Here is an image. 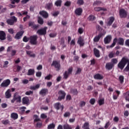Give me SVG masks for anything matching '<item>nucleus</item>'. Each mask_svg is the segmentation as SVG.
<instances>
[{"mask_svg": "<svg viewBox=\"0 0 129 129\" xmlns=\"http://www.w3.org/2000/svg\"><path fill=\"white\" fill-rule=\"evenodd\" d=\"M128 62V58L126 57H123L120 61L118 63L117 67L121 70H122L124 68L126 63Z\"/></svg>", "mask_w": 129, "mask_h": 129, "instance_id": "1", "label": "nucleus"}, {"mask_svg": "<svg viewBox=\"0 0 129 129\" xmlns=\"http://www.w3.org/2000/svg\"><path fill=\"white\" fill-rule=\"evenodd\" d=\"M15 101H16L17 103H21L22 102V97L17 94L15 93L13 96V99L11 100L12 103H15Z\"/></svg>", "mask_w": 129, "mask_h": 129, "instance_id": "2", "label": "nucleus"}, {"mask_svg": "<svg viewBox=\"0 0 129 129\" xmlns=\"http://www.w3.org/2000/svg\"><path fill=\"white\" fill-rule=\"evenodd\" d=\"M47 29H48V27H44V28L37 30L36 33L40 36H45V35H46V34H47Z\"/></svg>", "mask_w": 129, "mask_h": 129, "instance_id": "3", "label": "nucleus"}, {"mask_svg": "<svg viewBox=\"0 0 129 129\" xmlns=\"http://www.w3.org/2000/svg\"><path fill=\"white\" fill-rule=\"evenodd\" d=\"M51 66H54L56 69V71H59L61 69V64H60V61L57 60H53L51 63Z\"/></svg>", "mask_w": 129, "mask_h": 129, "instance_id": "4", "label": "nucleus"}, {"mask_svg": "<svg viewBox=\"0 0 129 129\" xmlns=\"http://www.w3.org/2000/svg\"><path fill=\"white\" fill-rule=\"evenodd\" d=\"M58 94L59 95L58 97L57 98V100H58V101H61V100H62V99H64V98H65V96H66V93L65 92H64V91H59Z\"/></svg>", "mask_w": 129, "mask_h": 129, "instance_id": "5", "label": "nucleus"}, {"mask_svg": "<svg viewBox=\"0 0 129 129\" xmlns=\"http://www.w3.org/2000/svg\"><path fill=\"white\" fill-rule=\"evenodd\" d=\"M72 71H73V68H70L68 69V71L64 72L63 73V79H67L69 77L70 74H72Z\"/></svg>", "mask_w": 129, "mask_h": 129, "instance_id": "6", "label": "nucleus"}, {"mask_svg": "<svg viewBox=\"0 0 129 129\" xmlns=\"http://www.w3.org/2000/svg\"><path fill=\"white\" fill-rule=\"evenodd\" d=\"M120 18H126L127 16V12L123 9H121L119 12Z\"/></svg>", "mask_w": 129, "mask_h": 129, "instance_id": "7", "label": "nucleus"}, {"mask_svg": "<svg viewBox=\"0 0 129 129\" xmlns=\"http://www.w3.org/2000/svg\"><path fill=\"white\" fill-rule=\"evenodd\" d=\"M24 31H20L16 33L15 36V39L16 40H20V39L22 38L23 35H24Z\"/></svg>", "mask_w": 129, "mask_h": 129, "instance_id": "8", "label": "nucleus"}, {"mask_svg": "<svg viewBox=\"0 0 129 129\" xmlns=\"http://www.w3.org/2000/svg\"><path fill=\"white\" fill-rule=\"evenodd\" d=\"M10 84H11V80H10V79H7L3 81V82L1 84V86L3 88L8 87Z\"/></svg>", "mask_w": 129, "mask_h": 129, "instance_id": "9", "label": "nucleus"}, {"mask_svg": "<svg viewBox=\"0 0 129 129\" xmlns=\"http://www.w3.org/2000/svg\"><path fill=\"white\" fill-rule=\"evenodd\" d=\"M7 39V34L4 31H0V40L1 41H5Z\"/></svg>", "mask_w": 129, "mask_h": 129, "instance_id": "10", "label": "nucleus"}, {"mask_svg": "<svg viewBox=\"0 0 129 129\" xmlns=\"http://www.w3.org/2000/svg\"><path fill=\"white\" fill-rule=\"evenodd\" d=\"M112 37L111 35H108L104 39V42L105 44H109L111 41Z\"/></svg>", "mask_w": 129, "mask_h": 129, "instance_id": "11", "label": "nucleus"}, {"mask_svg": "<svg viewBox=\"0 0 129 129\" xmlns=\"http://www.w3.org/2000/svg\"><path fill=\"white\" fill-rule=\"evenodd\" d=\"M54 107L57 110H59V109H60V107L61 108V110H63V109H64V106L63 105H61V104L59 102L54 104Z\"/></svg>", "mask_w": 129, "mask_h": 129, "instance_id": "12", "label": "nucleus"}, {"mask_svg": "<svg viewBox=\"0 0 129 129\" xmlns=\"http://www.w3.org/2000/svg\"><path fill=\"white\" fill-rule=\"evenodd\" d=\"M114 22V18L113 17H111L108 19V22H106L107 26L108 27H110L112 25V23Z\"/></svg>", "mask_w": 129, "mask_h": 129, "instance_id": "13", "label": "nucleus"}, {"mask_svg": "<svg viewBox=\"0 0 129 129\" xmlns=\"http://www.w3.org/2000/svg\"><path fill=\"white\" fill-rule=\"evenodd\" d=\"M39 94L41 96H45V95L48 94V89L46 88L41 89L39 92Z\"/></svg>", "mask_w": 129, "mask_h": 129, "instance_id": "14", "label": "nucleus"}, {"mask_svg": "<svg viewBox=\"0 0 129 129\" xmlns=\"http://www.w3.org/2000/svg\"><path fill=\"white\" fill-rule=\"evenodd\" d=\"M104 35H105V33L104 34L103 33H99L98 34V35L96 36L94 38V42H98L99 41V40H100V38L101 37H102V36H104Z\"/></svg>", "mask_w": 129, "mask_h": 129, "instance_id": "15", "label": "nucleus"}, {"mask_svg": "<svg viewBox=\"0 0 129 129\" xmlns=\"http://www.w3.org/2000/svg\"><path fill=\"white\" fill-rule=\"evenodd\" d=\"M39 14L40 15H41V16H42V17L45 19H47V18L49 17V15L48 14V13H47V12L45 11H42L40 12Z\"/></svg>", "mask_w": 129, "mask_h": 129, "instance_id": "16", "label": "nucleus"}, {"mask_svg": "<svg viewBox=\"0 0 129 129\" xmlns=\"http://www.w3.org/2000/svg\"><path fill=\"white\" fill-rule=\"evenodd\" d=\"M113 67V64L111 62H108L106 64L105 68L107 70H111Z\"/></svg>", "mask_w": 129, "mask_h": 129, "instance_id": "17", "label": "nucleus"}, {"mask_svg": "<svg viewBox=\"0 0 129 129\" xmlns=\"http://www.w3.org/2000/svg\"><path fill=\"white\" fill-rule=\"evenodd\" d=\"M116 42H117V44H118V45L123 46L124 44V39H123V38H119L118 39H117Z\"/></svg>", "mask_w": 129, "mask_h": 129, "instance_id": "18", "label": "nucleus"}, {"mask_svg": "<svg viewBox=\"0 0 129 129\" xmlns=\"http://www.w3.org/2000/svg\"><path fill=\"white\" fill-rule=\"evenodd\" d=\"M78 44L80 45V46H84V40H83V38L82 37H79L78 40Z\"/></svg>", "mask_w": 129, "mask_h": 129, "instance_id": "19", "label": "nucleus"}, {"mask_svg": "<svg viewBox=\"0 0 129 129\" xmlns=\"http://www.w3.org/2000/svg\"><path fill=\"white\" fill-rule=\"evenodd\" d=\"M94 78L97 80H102V79H103V76L99 74H97L94 76Z\"/></svg>", "mask_w": 129, "mask_h": 129, "instance_id": "20", "label": "nucleus"}, {"mask_svg": "<svg viewBox=\"0 0 129 129\" xmlns=\"http://www.w3.org/2000/svg\"><path fill=\"white\" fill-rule=\"evenodd\" d=\"M82 9L81 8H78L75 11V14L77 15V16H81V14H82Z\"/></svg>", "mask_w": 129, "mask_h": 129, "instance_id": "21", "label": "nucleus"}, {"mask_svg": "<svg viewBox=\"0 0 129 129\" xmlns=\"http://www.w3.org/2000/svg\"><path fill=\"white\" fill-rule=\"evenodd\" d=\"M94 53L95 54V56L97 57V58H99L100 57V53L99 52V50L97 49V48H94Z\"/></svg>", "mask_w": 129, "mask_h": 129, "instance_id": "22", "label": "nucleus"}, {"mask_svg": "<svg viewBox=\"0 0 129 129\" xmlns=\"http://www.w3.org/2000/svg\"><path fill=\"white\" fill-rule=\"evenodd\" d=\"M63 129H73L74 128V126L72 125H70L69 124H64L63 125Z\"/></svg>", "mask_w": 129, "mask_h": 129, "instance_id": "23", "label": "nucleus"}, {"mask_svg": "<svg viewBox=\"0 0 129 129\" xmlns=\"http://www.w3.org/2000/svg\"><path fill=\"white\" fill-rule=\"evenodd\" d=\"M30 100L28 97H24L22 98V104H28L29 103Z\"/></svg>", "mask_w": 129, "mask_h": 129, "instance_id": "24", "label": "nucleus"}, {"mask_svg": "<svg viewBox=\"0 0 129 129\" xmlns=\"http://www.w3.org/2000/svg\"><path fill=\"white\" fill-rule=\"evenodd\" d=\"M6 98H11L12 97V94L11 93V90L8 89L5 93Z\"/></svg>", "mask_w": 129, "mask_h": 129, "instance_id": "25", "label": "nucleus"}, {"mask_svg": "<svg viewBox=\"0 0 129 129\" xmlns=\"http://www.w3.org/2000/svg\"><path fill=\"white\" fill-rule=\"evenodd\" d=\"M52 7H53V3H49L45 5V9H46V10H51V9H52Z\"/></svg>", "mask_w": 129, "mask_h": 129, "instance_id": "26", "label": "nucleus"}, {"mask_svg": "<svg viewBox=\"0 0 129 129\" xmlns=\"http://www.w3.org/2000/svg\"><path fill=\"white\" fill-rule=\"evenodd\" d=\"M11 117L15 120L16 119H18V118L19 117V115H18V113H12L11 114Z\"/></svg>", "mask_w": 129, "mask_h": 129, "instance_id": "27", "label": "nucleus"}, {"mask_svg": "<svg viewBox=\"0 0 129 129\" xmlns=\"http://www.w3.org/2000/svg\"><path fill=\"white\" fill-rule=\"evenodd\" d=\"M116 41H117V38H115L113 40V43L111 45L107 46V48L108 49V48H113V46H115V44H116Z\"/></svg>", "mask_w": 129, "mask_h": 129, "instance_id": "28", "label": "nucleus"}, {"mask_svg": "<svg viewBox=\"0 0 129 129\" xmlns=\"http://www.w3.org/2000/svg\"><path fill=\"white\" fill-rule=\"evenodd\" d=\"M37 40H38V36H33V45H37Z\"/></svg>", "mask_w": 129, "mask_h": 129, "instance_id": "29", "label": "nucleus"}, {"mask_svg": "<svg viewBox=\"0 0 129 129\" xmlns=\"http://www.w3.org/2000/svg\"><path fill=\"white\" fill-rule=\"evenodd\" d=\"M27 109V107H25V106H22V107H21L20 108V114H24V113H25V109Z\"/></svg>", "mask_w": 129, "mask_h": 129, "instance_id": "30", "label": "nucleus"}, {"mask_svg": "<svg viewBox=\"0 0 129 129\" xmlns=\"http://www.w3.org/2000/svg\"><path fill=\"white\" fill-rule=\"evenodd\" d=\"M94 11H95L96 12H100V11H104V12H105V11H106V9L105 8H102L101 7H95L94 8Z\"/></svg>", "mask_w": 129, "mask_h": 129, "instance_id": "31", "label": "nucleus"}, {"mask_svg": "<svg viewBox=\"0 0 129 129\" xmlns=\"http://www.w3.org/2000/svg\"><path fill=\"white\" fill-rule=\"evenodd\" d=\"M10 18L12 22H13V24H15V23H17L18 22V18H17L16 16H11Z\"/></svg>", "mask_w": 129, "mask_h": 129, "instance_id": "32", "label": "nucleus"}, {"mask_svg": "<svg viewBox=\"0 0 129 129\" xmlns=\"http://www.w3.org/2000/svg\"><path fill=\"white\" fill-rule=\"evenodd\" d=\"M82 128L84 129H90L89 128V123L88 122H86L84 124L83 126H82Z\"/></svg>", "mask_w": 129, "mask_h": 129, "instance_id": "33", "label": "nucleus"}, {"mask_svg": "<svg viewBox=\"0 0 129 129\" xmlns=\"http://www.w3.org/2000/svg\"><path fill=\"white\" fill-rule=\"evenodd\" d=\"M38 23L40 25H43V24H44V20H43V19L42 18L38 17Z\"/></svg>", "mask_w": 129, "mask_h": 129, "instance_id": "34", "label": "nucleus"}, {"mask_svg": "<svg viewBox=\"0 0 129 129\" xmlns=\"http://www.w3.org/2000/svg\"><path fill=\"white\" fill-rule=\"evenodd\" d=\"M62 1L61 0H58L55 3V5L56 7H60Z\"/></svg>", "mask_w": 129, "mask_h": 129, "instance_id": "35", "label": "nucleus"}, {"mask_svg": "<svg viewBox=\"0 0 129 129\" xmlns=\"http://www.w3.org/2000/svg\"><path fill=\"white\" fill-rule=\"evenodd\" d=\"M50 38H55L57 36V33L53 32L51 33L49 35Z\"/></svg>", "mask_w": 129, "mask_h": 129, "instance_id": "36", "label": "nucleus"}, {"mask_svg": "<svg viewBox=\"0 0 129 129\" xmlns=\"http://www.w3.org/2000/svg\"><path fill=\"white\" fill-rule=\"evenodd\" d=\"M7 23L8 25H10V26H14V24L11 19L7 20Z\"/></svg>", "mask_w": 129, "mask_h": 129, "instance_id": "37", "label": "nucleus"}, {"mask_svg": "<svg viewBox=\"0 0 129 129\" xmlns=\"http://www.w3.org/2000/svg\"><path fill=\"white\" fill-rule=\"evenodd\" d=\"M34 122H36L37 121H41V119H40V118H39V117L38 116V115H34Z\"/></svg>", "mask_w": 129, "mask_h": 129, "instance_id": "38", "label": "nucleus"}, {"mask_svg": "<svg viewBox=\"0 0 129 129\" xmlns=\"http://www.w3.org/2000/svg\"><path fill=\"white\" fill-rule=\"evenodd\" d=\"M55 128V124L51 123L49 124L47 126V129Z\"/></svg>", "mask_w": 129, "mask_h": 129, "instance_id": "39", "label": "nucleus"}, {"mask_svg": "<svg viewBox=\"0 0 129 129\" xmlns=\"http://www.w3.org/2000/svg\"><path fill=\"white\" fill-rule=\"evenodd\" d=\"M109 57L110 58H113V57H115V53L113 51H111L108 54Z\"/></svg>", "mask_w": 129, "mask_h": 129, "instance_id": "40", "label": "nucleus"}, {"mask_svg": "<svg viewBox=\"0 0 129 129\" xmlns=\"http://www.w3.org/2000/svg\"><path fill=\"white\" fill-rule=\"evenodd\" d=\"M88 19L89 20V21H91L92 22L93 21H94V20H95V17H94V16L93 15H90L88 17Z\"/></svg>", "mask_w": 129, "mask_h": 129, "instance_id": "41", "label": "nucleus"}, {"mask_svg": "<svg viewBox=\"0 0 129 129\" xmlns=\"http://www.w3.org/2000/svg\"><path fill=\"white\" fill-rule=\"evenodd\" d=\"M77 4L79 6H82L84 4V1L83 0H78Z\"/></svg>", "mask_w": 129, "mask_h": 129, "instance_id": "42", "label": "nucleus"}, {"mask_svg": "<svg viewBox=\"0 0 129 129\" xmlns=\"http://www.w3.org/2000/svg\"><path fill=\"white\" fill-rule=\"evenodd\" d=\"M98 103L99 105H102V104H104V99H100L98 101Z\"/></svg>", "mask_w": 129, "mask_h": 129, "instance_id": "43", "label": "nucleus"}, {"mask_svg": "<svg viewBox=\"0 0 129 129\" xmlns=\"http://www.w3.org/2000/svg\"><path fill=\"white\" fill-rule=\"evenodd\" d=\"M124 79V77H123V76H120L119 77V80L120 81V83H123Z\"/></svg>", "mask_w": 129, "mask_h": 129, "instance_id": "44", "label": "nucleus"}, {"mask_svg": "<svg viewBox=\"0 0 129 129\" xmlns=\"http://www.w3.org/2000/svg\"><path fill=\"white\" fill-rule=\"evenodd\" d=\"M118 62V60H117V59L116 58H113L111 59V64H116Z\"/></svg>", "mask_w": 129, "mask_h": 129, "instance_id": "45", "label": "nucleus"}, {"mask_svg": "<svg viewBox=\"0 0 129 129\" xmlns=\"http://www.w3.org/2000/svg\"><path fill=\"white\" fill-rule=\"evenodd\" d=\"M40 88V84H37L33 87V90H37Z\"/></svg>", "mask_w": 129, "mask_h": 129, "instance_id": "46", "label": "nucleus"}, {"mask_svg": "<svg viewBox=\"0 0 129 129\" xmlns=\"http://www.w3.org/2000/svg\"><path fill=\"white\" fill-rule=\"evenodd\" d=\"M7 40L9 42H11V41H13V37H12V36L10 34L7 35Z\"/></svg>", "mask_w": 129, "mask_h": 129, "instance_id": "47", "label": "nucleus"}, {"mask_svg": "<svg viewBox=\"0 0 129 129\" xmlns=\"http://www.w3.org/2000/svg\"><path fill=\"white\" fill-rule=\"evenodd\" d=\"M2 123L5 125L9 124L10 123V120L6 119L2 121Z\"/></svg>", "mask_w": 129, "mask_h": 129, "instance_id": "48", "label": "nucleus"}, {"mask_svg": "<svg viewBox=\"0 0 129 129\" xmlns=\"http://www.w3.org/2000/svg\"><path fill=\"white\" fill-rule=\"evenodd\" d=\"M30 40V38L27 37V36H24L23 38V42H25V43H27V42H29V40Z\"/></svg>", "mask_w": 129, "mask_h": 129, "instance_id": "49", "label": "nucleus"}, {"mask_svg": "<svg viewBox=\"0 0 129 129\" xmlns=\"http://www.w3.org/2000/svg\"><path fill=\"white\" fill-rule=\"evenodd\" d=\"M16 54H17V50H12L11 55L13 57V56H16Z\"/></svg>", "mask_w": 129, "mask_h": 129, "instance_id": "50", "label": "nucleus"}, {"mask_svg": "<svg viewBox=\"0 0 129 129\" xmlns=\"http://www.w3.org/2000/svg\"><path fill=\"white\" fill-rule=\"evenodd\" d=\"M12 5H15V4H19L20 0H11Z\"/></svg>", "mask_w": 129, "mask_h": 129, "instance_id": "51", "label": "nucleus"}, {"mask_svg": "<svg viewBox=\"0 0 129 129\" xmlns=\"http://www.w3.org/2000/svg\"><path fill=\"white\" fill-rule=\"evenodd\" d=\"M127 65L125 67V68L124 69V71H125L126 72H129V59H128V62H127Z\"/></svg>", "mask_w": 129, "mask_h": 129, "instance_id": "52", "label": "nucleus"}, {"mask_svg": "<svg viewBox=\"0 0 129 129\" xmlns=\"http://www.w3.org/2000/svg\"><path fill=\"white\" fill-rule=\"evenodd\" d=\"M71 92L73 93L75 95H76L78 93V92L77 91V89H72L71 90Z\"/></svg>", "mask_w": 129, "mask_h": 129, "instance_id": "53", "label": "nucleus"}, {"mask_svg": "<svg viewBox=\"0 0 129 129\" xmlns=\"http://www.w3.org/2000/svg\"><path fill=\"white\" fill-rule=\"evenodd\" d=\"M70 115H71L70 112H66L64 114L63 116H64V117H68L70 116Z\"/></svg>", "mask_w": 129, "mask_h": 129, "instance_id": "54", "label": "nucleus"}, {"mask_svg": "<svg viewBox=\"0 0 129 129\" xmlns=\"http://www.w3.org/2000/svg\"><path fill=\"white\" fill-rule=\"evenodd\" d=\"M33 28V30H38L39 29V24H34Z\"/></svg>", "mask_w": 129, "mask_h": 129, "instance_id": "55", "label": "nucleus"}, {"mask_svg": "<svg viewBox=\"0 0 129 129\" xmlns=\"http://www.w3.org/2000/svg\"><path fill=\"white\" fill-rule=\"evenodd\" d=\"M26 54L30 56V57H33V54L31 51L26 50Z\"/></svg>", "mask_w": 129, "mask_h": 129, "instance_id": "56", "label": "nucleus"}, {"mask_svg": "<svg viewBox=\"0 0 129 129\" xmlns=\"http://www.w3.org/2000/svg\"><path fill=\"white\" fill-rule=\"evenodd\" d=\"M8 32L10 33V34H12L13 35V34L15 33V31L13 28H10L8 29Z\"/></svg>", "mask_w": 129, "mask_h": 129, "instance_id": "57", "label": "nucleus"}, {"mask_svg": "<svg viewBox=\"0 0 129 129\" xmlns=\"http://www.w3.org/2000/svg\"><path fill=\"white\" fill-rule=\"evenodd\" d=\"M36 76L37 77H41L42 76V72H38L36 74Z\"/></svg>", "mask_w": 129, "mask_h": 129, "instance_id": "58", "label": "nucleus"}, {"mask_svg": "<svg viewBox=\"0 0 129 129\" xmlns=\"http://www.w3.org/2000/svg\"><path fill=\"white\" fill-rule=\"evenodd\" d=\"M90 103H91V104H94V103H95V99L94 98H92V99H91L90 100Z\"/></svg>", "mask_w": 129, "mask_h": 129, "instance_id": "59", "label": "nucleus"}, {"mask_svg": "<svg viewBox=\"0 0 129 129\" xmlns=\"http://www.w3.org/2000/svg\"><path fill=\"white\" fill-rule=\"evenodd\" d=\"M78 33L80 34L83 33V28H79L78 29Z\"/></svg>", "mask_w": 129, "mask_h": 129, "instance_id": "60", "label": "nucleus"}, {"mask_svg": "<svg viewBox=\"0 0 129 129\" xmlns=\"http://www.w3.org/2000/svg\"><path fill=\"white\" fill-rule=\"evenodd\" d=\"M30 19V16L27 15L25 17H24L23 21L24 22H27V20H29Z\"/></svg>", "mask_w": 129, "mask_h": 129, "instance_id": "61", "label": "nucleus"}, {"mask_svg": "<svg viewBox=\"0 0 129 129\" xmlns=\"http://www.w3.org/2000/svg\"><path fill=\"white\" fill-rule=\"evenodd\" d=\"M51 78H52V75H49L48 76L45 77V79L46 80H50V79H51Z\"/></svg>", "mask_w": 129, "mask_h": 129, "instance_id": "62", "label": "nucleus"}, {"mask_svg": "<svg viewBox=\"0 0 129 129\" xmlns=\"http://www.w3.org/2000/svg\"><path fill=\"white\" fill-rule=\"evenodd\" d=\"M40 117L41 118H43V119L47 118V115L45 114V113H42L41 114Z\"/></svg>", "mask_w": 129, "mask_h": 129, "instance_id": "63", "label": "nucleus"}, {"mask_svg": "<svg viewBox=\"0 0 129 129\" xmlns=\"http://www.w3.org/2000/svg\"><path fill=\"white\" fill-rule=\"evenodd\" d=\"M28 75H33V70L30 69L28 70Z\"/></svg>", "mask_w": 129, "mask_h": 129, "instance_id": "64", "label": "nucleus"}]
</instances>
